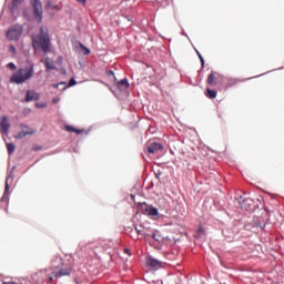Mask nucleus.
<instances>
[{
	"instance_id": "obj_26",
	"label": "nucleus",
	"mask_w": 284,
	"mask_h": 284,
	"mask_svg": "<svg viewBox=\"0 0 284 284\" xmlns=\"http://www.w3.org/2000/svg\"><path fill=\"white\" fill-rule=\"evenodd\" d=\"M72 85H77V80H74V78H72V79L69 81V88H72Z\"/></svg>"
},
{
	"instance_id": "obj_31",
	"label": "nucleus",
	"mask_w": 284,
	"mask_h": 284,
	"mask_svg": "<svg viewBox=\"0 0 284 284\" xmlns=\"http://www.w3.org/2000/svg\"><path fill=\"white\" fill-rule=\"evenodd\" d=\"M125 254H130V248H124Z\"/></svg>"
},
{
	"instance_id": "obj_12",
	"label": "nucleus",
	"mask_w": 284,
	"mask_h": 284,
	"mask_svg": "<svg viewBox=\"0 0 284 284\" xmlns=\"http://www.w3.org/2000/svg\"><path fill=\"white\" fill-rule=\"evenodd\" d=\"M37 99H39V94L37 92H33V91L27 92V98H26L27 102L34 101Z\"/></svg>"
},
{
	"instance_id": "obj_21",
	"label": "nucleus",
	"mask_w": 284,
	"mask_h": 284,
	"mask_svg": "<svg viewBox=\"0 0 284 284\" xmlns=\"http://www.w3.org/2000/svg\"><path fill=\"white\" fill-rule=\"evenodd\" d=\"M203 234H205V230H203V227H200L199 230H197V233H196V239H201V235H203Z\"/></svg>"
},
{
	"instance_id": "obj_9",
	"label": "nucleus",
	"mask_w": 284,
	"mask_h": 284,
	"mask_svg": "<svg viewBox=\"0 0 284 284\" xmlns=\"http://www.w3.org/2000/svg\"><path fill=\"white\" fill-rule=\"evenodd\" d=\"M145 206L144 211L148 214V216H159V210L152 205H148V203H143Z\"/></svg>"
},
{
	"instance_id": "obj_8",
	"label": "nucleus",
	"mask_w": 284,
	"mask_h": 284,
	"mask_svg": "<svg viewBox=\"0 0 284 284\" xmlns=\"http://www.w3.org/2000/svg\"><path fill=\"white\" fill-rule=\"evenodd\" d=\"M149 154H156L160 150H163V144L153 142L148 146Z\"/></svg>"
},
{
	"instance_id": "obj_17",
	"label": "nucleus",
	"mask_w": 284,
	"mask_h": 284,
	"mask_svg": "<svg viewBox=\"0 0 284 284\" xmlns=\"http://www.w3.org/2000/svg\"><path fill=\"white\" fill-rule=\"evenodd\" d=\"M67 132H75L77 134H81V130L74 129L72 125H65Z\"/></svg>"
},
{
	"instance_id": "obj_22",
	"label": "nucleus",
	"mask_w": 284,
	"mask_h": 284,
	"mask_svg": "<svg viewBox=\"0 0 284 284\" xmlns=\"http://www.w3.org/2000/svg\"><path fill=\"white\" fill-rule=\"evenodd\" d=\"M7 68H9V70L14 71V70H17V64H14V62H9V63L7 64Z\"/></svg>"
},
{
	"instance_id": "obj_28",
	"label": "nucleus",
	"mask_w": 284,
	"mask_h": 284,
	"mask_svg": "<svg viewBox=\"0 0 284 284\" xmlns=\"http://www.w3.org/2000/svg\"><path fill=\"white\" fill-rule=\"evenodd\" d=\"M239 83V80H231L230 85H236Z\"/></svg>"
},
{
	"instance_id": "obj_35",
	"label": "nucleus",
	"mask_w": 284,
	"mask_h": 284,
	"mask_svg": "<svg viewBox=\"0 0 284 284\" xmlns=\"http://www.w3.org/2000/svg\"><path fill=\"white\" fill-rule=\"evenodd\" d=\"M52 281H53V277H50V283H52Z\"/></svg>"
},
{
	"instance_id": "obj_4",
	"label": "nucleus",
	"mask_w": 284,
	"mask_h": 284,
	"mask_svg": "<svg viewBox=\"0 0 284 284\" xmlns=\"http://www.w3.org/2000/svg\"><path fill=\"white\" fill-rule=\"evenodd\" d=\"M32 8L36 21L41 23V21H43V6L41 4V1L33 0Z\"/></svg>"
},
{
	"instance_id": "obj_18",
	"label": "nucleus",
	"mask_w": 284,
	"mask_h": 284,
	"mask_svg": "<svg viewBox=\"0 0 284 284\" xmlns=\"http://www.w3.org/2000/svg\"><path fill=\"white\" fill-rule=\"evenodd\" d=\"M79 45H80V49L82 50L83 54H85V55L90 54L89 48L84 47L83 43H79Z\"/></svg>"
},
{
	"instance_id": "obj_20",
	"label": "nucleus",
	"mask_w": 284,
	"mask_h": 284,
	"mask_svg": "<svg viewBox=\"0 0 284 284\" xmlns=\"http://www.w3.org/2000/svg\"><path fill=\"white\" fill-rule=\"evenodd\" d=\"M10 192V185H8V178L6 180V186H4V194H3V197L6 199V196H8Z\"/></svg>"
},
{
	"instance_id": "obj_15",
	"label": "nucleus",
	"mask_w": 284,
	"mask_h": 284,
	"mask_svg": "<svg viewBox=\"0 0 284 284\" xmlns=\"http://www.w3.org/2000/svg\"><path fill=\"white\" fill-rule=\"evenodd\" d=\"M206 83L207 85H216V78L214 77V73L209 74Z\"/></svg>"
},
{
	"instance_id": "obj_34",
	"label": "nucleus",
	"mask_w": 284,
	"mask_h": 284,
	"mask_svg": "<svg viewBox=\"0 0 284 284\" xmlns=\"http://www.w3.org/2000/svg\"><path fill=\"white\" fill-rule=\"evenodd\" d=\"M54 88H59V84H53Z\"/></svg>"
},
{
	"instance_id": "obj_32",
	"label": "nucleus",
	"mask_w": 284,
	"mask_h": 284,
	"mask_svg": "<svg viewBox=\"0 0 284 284\" xmlns=\"http://www.w3.org/2000/svg\"><path fill=\"white\" fill-rule=\"evenodd\" d=\"M108 74H111L112 77H114V71H108Z\"/></svg>"
},
{
	"instance_id": "obj_27",
	"label": "nucleus",
	"mask_w": 284,
	"mask_h": 284,
	"mask_svg": "<svg viewBox=\"0 0 284 284\" xmlns=\"http://www.w3.org/2000/svg\"><path fill=\"white\" fill-rule=\"evenodd\" d=\"M81 6H85L88 3V0H77Z\"/></svg>"
},
{
	"instance_id": "obj_13",
	"label": "nucleus",
	"mask_w": 284,
	"mask_h": 284,
	"mask_svg": "<svg viewBox=\"0 0 284 284\" xmlns=\"http://www.w3.org/2000/svg\"><path fill=\"white\" fill-rule=\"evenodd\" d=\"M44 65L47 70H57V65H54V62L50 58H45Z\"/></svg>"
},
{
	"instance_id": "obj_6",
	"label": "nucleus",
	"mask_w": 284,
	"mask_h": 284,
	"mask_svg": "<svg viewBox=\"0 0 284 284\" xmlns=\"http://www.w3.org/2000/svg\"><path fill=\"white\" fill-rule=\"evenodd\" d=\"M10 130V122L8 121V116L3 115L2 118L0 116V132L2 134H8Z\"/></svg>"
},
{
	"instance_id": "obj_7",
	"label": "nucleus",
	"mask_w": 284,
	"mask_h": 284,
	"mask_svg": "<svg viewBox=\"0 0 284 284\" xmlns=\"http://www.w3.org/2000/svg\"><path fill=\"white\" fill-rule=\"evenodd\" d=\"M114 81L118 90H120L121 92H125V90L130 88V82H128V79H122L116 82V77H114Z\"/></svg>"
},
{
	"instance_id": "obj_14",
	"label": "nucleus",
	"mask_w": 284,
	"mask_h": 284,
	"mask_svg": "<svg viewBox=\"0 0 284 284\" xmlns=\"http://www.w3.org/2000/svg\"><path fill=\"white\" fill-rule=\"evenodd\" d=\"M20 3H23V0H12L11 11L14 12L19 9Z\"/></svg>"
},
{
	"instance_id": "obj_19",
	"label": "nucleus",
	"mask_w": 284,
	"mask_h": 284,
	"mask_svg": "<svg viewBox=\"0 0 284 284\" xmlns=\"http://www.w3.org/2000/svg\"><path fill=\"white\" fill-rule=\"evenodd\" d=\"M7 150H8L9 154H13L14 153V144L7 143Z\"/></svg>"
},
{
	"instance_id": "obj_23",
	"label": "nucleus",
	"mask_w": 284,
	"mask_h": 284,
	"mask_svg": "<svg viewBox=\"0 0 284 284\" xmlns=\"http://www.w3.org/2000/svg\"><path fill=\"white\" fill-rule=\"evenodd\" d=\"M196 54H197L202 65H205V60L203 59V55H201V52L196 51Z\"/></svg>"
},
{
	"instance_id": "obj_29",
	"label": "nucleus",
	"mask_w": 284,
	"mask_h": 284,
	"mask_svg": "<svg viewBox=\"0 0 284 284\" xmlns=\"http://www.w3.org/2000/svg\"><path fill=\"white\" fill-rule=\"evenodd\" d=\"M59 102V98H53L52 103L57 104Z\"/></svg>"
},
{
	"instance_id": "obj_16",
	"label": "nucleus",
	"mask_w": 284,
	"mask_h": 284,
	"mask_svg": "<svg viewBox=\"0 0 284 284\" xmlns=\"http://www.w3.org/2000/svg\"><path fill=\"white\" fill-rule=\"evenodd\" d=\"M206 97H207V99H214L216 97V91L207 88L206 89Z\"/></svg>"
},
{
	"instance_id": "obj_2",
	"label": "nucleus",
	"mask_w": 284,
	"mask_h": 284,
	"mask_svg": "<svg viewBox=\"0 0 284 284\" xmlns=\"http://www.w3.org/2000/svg\"><path fill=\"white\" fill-rule=\"evenodd\" d=\"M34 75V63L28 61L23 68H20L18 72L11 75V83H17L21 85V83H26L28 80L32 79Z\"/></svg>"
},
{
	"instance_id": "obj_33",
	"label": "nucleus",
	"mask_w": 284,
	"mask_h": 284,
	"mask_svg": "<svg viewBox=\"0 0 284 284\" xmlns=\"http://www.w3.org/2000/svg\"><path fill=\"white\" fill-rule=\"evenodd\" d=\"M30 130H33V129H30V126H28V129H24V132H30Z\"/></svg>"
},
{
	"instance_id": "obj_5",
	"label": "nucleus",
	"mask_w": 284,
	"mask_h": 284,
	"mask_svg": "<svg viewBox=\"0 0 284 284\" xmlns=\"http://www.w3.org/2000/svg\"><path fill=\"white\" fill-rule=\"evenodd\" d=\"M21 131L16 135V139H26V136H32L37 132V130H28V125L20 124Z\"/></svg>"
},
{
	"instance_id": "obj_3",
	"label": "nucleus",
	"mask_w": 284,
	"mask_h": 284,
	"mask_svg": "<svg viewBox=\"0 0 284 284\" xmlns=\"http://www.w3.org/2000/svg\"><path fill=\"white\" fill-rule=\"evenodd\" d=\"M23 34V26L21 24H13L9 27L6 33V38L8 41H19L21 36Z\"/></svg>"
},
{
	"instance_id": "obj_25",
	"label": "nucleus",
	"mask_w": 284,
	"mask_h": 284,
	"mask_svg": "<svg viewBox=\"0 0 284 284\" xmlns=\"http://www.w3.org/2000/svg\"><path fill=\"white\" fill-rule=\"evenodd\" d=\"M9 52H12L13 54H17V48L13 44H11L9 47Z\"/></svg>"
},
{
	"instance_id": "obj_1",
	"label": "nucleus",
	"mask_w": 284,
	"mask_h": 284,
	"mask_svg": "<svg viewBox=\"0 0 284 284\" xmlns=\"http://www.w3.org/2000/svg\"><path fill=\"white\" fill-rule=\"evenodd\" d=\"M33 50L41 48L44 52H50V31L47 27L40 28V33L31 37Z\"/></svg>"
},
{
	"instance_id": "obj_11",
	"label": "nucleus",
	"mask_w": 284,
	"mask_h": 284,
	"mask_svg": "<svg viewBox=\"0 0 284 284\" xmlns=\"http://www.w3.org/2000/svg\"><path fill=\"white\" fill-rule=\"evenodd\" d=\"M70 272H72V270L70 267L63 268L59 272H53V276L55 278H61V276H70Z\"/></svg>"
},
{
	"instance_id": "obj_30",
	"label": "nucleus",
	"mask_w": 284,
	"mask_h": 284,
	"mask_svg": "<svg viewBox=\"0 0 284 284\" xmlns=\"http://www.w3.org/2000/svg\"><path fill=\"white\" fill-rule=\"evenodd\" d=\"M151 236L154 239V241H159V239H156V233H153Z\"/></svg>"
},
{
	"instance_id": "obj_24",
	"label": "nucleus",
	"mask_w": 284,
	"mask_h": 284,
	"mask_svg": "<svg viewBox=\"0 0 284 284\" xmlns=\"http://www.w3.org/2000/svg\"><path fill=\"white\" fill-rule=\"evenodd\" d=\"M196 54H197L202 65H205V60L203 59V55H201V52L196 51Z\"/></svg>"
},
{
	"instance_id": "obj_10",
	"label": "nucleus",
	"mask_w": 284,
	"mask_h": 284,
	"mask_svg": "<svg viewBox=\"0 0 284 284\" xmlns=\"http://www.w3.org/2000/svg\"><path fill=\"white\" fill-rule=\"evenodd\" d=\"M146 265H148V267H152V268L161 267V261H159V260H156L152 256H148L146 257Z\"/></svg>"
}]
</instances>
